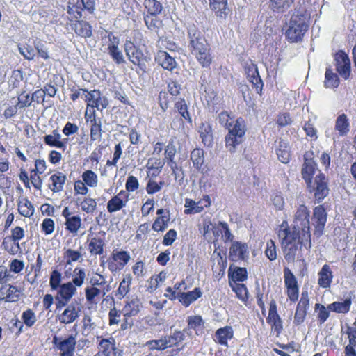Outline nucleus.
<instances>
[{
	"instance_id": "obj_44",
	"label": "nucleus",
	"mask_w": 356,
	"mask_h": 356,
	"mask_svg": "<svg viewBox=\"0 0 356 356\" xmlns=\"http://www.w3.org/2000/svg\"><path fill=\"white\" fill-rule=\"evenodd\" d=\"M86 276V270L82 268L76 267L73 270L72 280L70 282L75 287H80L83 285Z\"/></svg>"
},
{
	"instance_id": "obj_34",
	"label": "nucleus",
	"mask_w": 356,
	"mask_h": 356,
	"mask_svg": "<svg viewBox=\"0 0 356 356\" xmlns=\"http://www.w3.org/2000/svg\"><path fill=\"white\" fill-rule=\"evenodd\" d=\"M143 6L147 14L159 15L163 9L162 3L157 0H144Z\"/></svg>"
},
{
	"instance_id": "obj_40",
	"label": "nucleus",
	"mask_w": 356,
	"mask_h": 356,
	"mask_svg": "<svg viewBox=\"0 0 356 356\" xmlns=\"http://www.w3.org/2000/svg\"><path fill=\"white\" fill-rule=\"evenodd\" d=\"M104 242L102 238L94 237L88 244V250L91 254L101 255L104 252Z\"/></svg>"
},
{
	"instance_id": "obj_23",
	"label": "nucleus",
	"mask_w": 356,
	"mask_h": 356,
	"mask_svg": "<svg viewBox=\"0 0 356 356\" xmlns=\"http://www.w3.org/2000/svg\"><path fill=\"white\" fill-rule=\"evenodd\" d=\"M316 165L312 159H305L302 169V178L309 188L312 187V178L316 172Z\"/></svg>"
},
{
	"instance_id": "obj_48",
	"label": "nucleus",
	"mask_w": 356,
	"mask_h": 356,
	"mask_svg": "<svg viewBox=\"0 0 356 356\" xmlns=\"http://www.w3.org/2000/svg\"><path fill=\"white\" fill-rule=\"evenodd\" d=\"M85 95V101L87 102L88 107L95 108L98 107V99L100 96V91L98 90H93L90 92L88 91Z\"/></svg>"
},
{
	"instance_id": "obj_3",
	"label": "nucleus",
	"mask_w": 356,
	"mask_h": 356,
	"mask_svg": "<svg viewBox=\"0 0 356 356\" xmlns=\"http://www.w3.org/2000/svg\"><path fill=\"white\" fill-rule=\"evenodd\" d=\"M188 40L191 53L202 67H209L212 60L209 45L201 31L193 24L188 28Z\"/></svg>"
},
{
	"instance_id": "obj_38",
	"label": "nucleus",
	"mask_w": 356,
	"mask_h": 356,
	"mask_svg": "<svg viewBox=\"0 0 356 356\" xmlns=\"http://www.w3.org/2000/svg\"><path fill=\"white\" fill-rule=\"evenodd\" d=\"M170 221L169 211H166V214L157 217L154 221L152 228L155 232H163L168 226Z\"/></svg>"
},
{
	"instance_id": "obj_36",
	"label": "nucleus",
	"mask_w": 356,
	"mask_h": 356,
	"mask_svg": "<svg viewBox=\"0 0 356 356\" xmlns=\"http://www.w3.org/2000/svg\"><path fill=\"white\" fill-rule=\"evenodd\" d=\"M294 0H270L269 6L277 13H284L286 11L293 3Z\"/></svg>"
},
{
	"instance_id": "obj_18",
	"label": "nucleus",
	"mask_w": 356,
	"mask_h": 356,
	"mask_svg": "<svg viewBox=\"0 0 356 356\" xmlns=\"http://www.w3.org/2000/svg\"><path fill=\"white\" fill-rule=\"evenodd\" d=\"M201 296L202 291L198 287L191 291L177 293V299L185 307H188Z\"/></svg>"
},
{
	"instance_id": "obj_63",
	"label": "nucleus",
	"mask_w": 356,
	"mask_h": 356,
	"mask_svg": "<svg viewBox=\"0 0 356 356\" xmlns=\"http://www.w3.org/2000/svg\"><path fill=\"white\" fill-rule=\"evenodd\" d=\"M164 184L163 181L159 184L152 179H149L146 186V191L148 194H154L159 192L161 189V186Z\"/></svg>"
},
{
	"instance_id": "obj_11",
	"label": "nucleus",
	"mask_w": 356,
	"mask_h": 356,
	"mask_svg": "<svg viewBox=\"0 0 356 356\" xmlns=\"http://www.w3.org/2000/svg\"><path fill=\"white\" fill-rule=\"evenodd\" d=\"M249 258V249L247 243L233 241L229 248V259L232 261H245Z\"/></svg>"
},
{
	"instance_id": "obj_31",
	"label": "nucleus",
	"mask_w": 356,
	"mask_h": 356,
	"mask_svg": "<svg viewBox=\"0 0 356 356\" xmlns=\"http://www.w3.org/2000/svg\"><path fill=\"white\" fill-rule=\"evenodd\" d=\"M74 29L76 34L81 37L90 38L92 35V26L88 22L77 20L74 24Z\"/></svg>"
},
{
	"instance_id": "obj_30",
	"label": "nucleus",
	"mask_w": 356,
	"mask_h": 356,
	"mask_svg": "<svg viewBox=\"0 0 356 356\" xmlns=\"http://www.w3.org/2000/svg\"><path fill=\"white\" fill-rule=\"evenodd\" d=\"M66 179V176L63 172H57L53 174L49 179L51 181V185L49 186L50 189L54 193L63 191Z\"/></svg>"
},
{
	"instance_id": "obj_10",
	"label": "nucleus",
	"mask_w": 356,
	"mask_h": 356,
	"mask_svg": "<svg viewBox=\"0 0 356 356\" xmlns=\"http://www.w3.org/2000/svg\"><path fill=\"white\" fill-rule=\"evenodd\" d=\"M336 70L344 79L350 75V60L348 56L343 51H339L334 55Z\"/></svg>"
},
{
	"instance_id": "obj_57",
	"label": "nucleus",
	"mask_w": 356,
	"mask_h": 356,
	"mask_svg": "<svg viewBox=\"0 0 356 356\" xmlns=\"http://www.w3.org/2000/svg\"><path fill=\"white\" fill-rule=\"evenodd\" d=\"M279 319H280V317L277 312L276 302L274 300H272L270 303L268 316L266 321L268 323L271 324Z\"/></svg>"
},
{
	"instance_id": "obj_54",
	"label": "nucleus",
	"mask_w": 356,
	"mask_h": 356,
	"mask_svg": "<svg viewBox=\"0 0 356 356\" xmlns=\"http://www.w3.org/2000/svg\"><path fill=\"white\" fill-rule=\"evenodd\" d=\"M112 258L114 261H118L121 268H123L130 260L129 254L124 250L113 252Z\"/></svg>"
},
{
	"instance_id": "obj_58",
	"label": "nucleus",
	"mask_w": 356,
	"mask_h": 356,
	"mask_svg": "<svg viewBox=\"0 0 356 356\" xmlns=\"http://www.w3.org/2000/svg\"><path fill=\"white\" fill-rule=\"evenodd\" d=\"M266 256L270 260H275L277 258L276 246L273 240L266 242V248L265 250Z\"/></svg>"
},
{
	"instance_id": "obj_33",
	"label": "nucleus",
	"mask_w": 356,
	"mask_h": 356,
	"mask_svg": "<svg viewBox=\"0 0 356 356\" xmlns=\"http://www.w3.org/2000/svg\"><path fill=\"white\" fill-rule=\"evenodd\" d=\"M247 279V270L245 268L235 267L233 270L232 267L229 269V283H237V282H243Z\"/></svg>"
},
{
	"instance_id": "obj_59",
	"label": "nucleus",
	"mask_w": 356,
	"mask_h": 356,
	"mask_svg": "<svg viewBox=\"0 0 356 356\" xmlns=\"http://www.w3.org/2000/svg\"><path fill=\"white\" fill-rule=\"evenodd\" d=\"M76 8L79 10H87L91 13L95 9V3L92 0H76Z\"/></svg>"
},
{
	"instance_id": "obj_2",
	"label": "nucleus",
	"mask_w": 356,
	"mask_h": 356,
	"mask_svg": "<svg viewBox=\"0 0 356 356\" xmlns=\"http://www.w3.org/2000/svg\"><path fill=\"white\" fill-rule=\"evenodd\" d=\"M188 40L191 53L202 67H209L212 60L209 45L201 31L193 24L188 28Z\"/></svg>"
},
{
	"instance_id": "obj_15",
	"label": "nucleus",
	"mask_w": 356,
	"mask_h": 356,
	"mask_svg": "<svg viewBox=\"0 0 356 356\" xmlns=\"http://www.w3.org/2000/svg\"><path fill=\"white\" fill-rule=\"evenodd\" d=\"M108 38L111 43L108 45V54L116 64L120 65L125 63V59L122 52L118 48L119 40L112 34L109 35Z\"/></svg>"
},
{
	"instance_id": "obj_51",
	"label": "nucleus",
	"mask_w": 356,
	"mask_h": 356,
	"mask_svg": "<svg viewBox=\"0 0 356 356\" xmlns=\"http://www.w3.org/2000/svg\"><path fill=\"white\" fill-rule=\"evenodd\" d=\"M84 183L90 187H95L97 185V175L92 170H88L82 174Z\"/></svg>"
},
{
	"instance_id": "obj_20",
	"label": "nucleus",
	"mask_w": 356,
	"mask_h": 356,
	"mask_svg": "<svg viewBox=\"0 0 356 356\" xmlns=\"http://www.w3.org/2000/svg\"><path fill=\"white\" fill-rule=\"evenodd\" d=\"M155 60L163 69L172 71L176 67L177 63L175 58L170 56L168 53L164 51H159L156 57Z\"/></svg>"
},
{
	"instance_id": "obj_53",
	"label": "nucleus",
	"mask_w": 356,
	"mask_h": 356,
	"mask_svg": "<svg viewBox=\"0 0 356 356\" xmlns=\"http://www.w3.org/2000/svg\"><path fill=\"white\" fill-rule=\"evenodd\" d=\"M80 205L83 211L92 213L97 208V202L91 197H85Z\"/></svg>"
},
{
	"instance_id": "obj_61",
	"label": "nucleus",
	"mask_w": 356,
	"mask_h": 356,
	"mask_svg": "<svg viewBox=\"0 0 356 356\" xmlns=\"http://www.w3.org/2000/svg\"><path fill=\"white\" fill-rule=\"evenodd\" d=\"M271 201L277 210H282L284 206V200L281 193H275L271 196Z\"/></svg>"
},
{
	"instance_id": "obj_45",
	"label": "nucleus",
	"mask_w": 356,
	"mask_h": 356,
	"mask_svg": "<svg viewBox=\"0 0 356 356\" xmlns=\"http://www.w3.org/2000/svg\"><path fill=\"white\" fill-rule=\"evenodd\" d=\"M232 289L236 293V296L243 302H245L248 298V292L246 286L243 284L232 283L229 284Z\"/></svg>"
},
{
	"instance_id": "obj_13",
	"label": "nucleus",
	"mask_w": 356,
	"mask_h": 356,
	"mask_svg": "<svg viewBox=\"0 0 356 356\" xmlns=\"http://www.w3.org/2000/svg\"><path fill=\"white\" fill-rule=\"evenodd\" d=\"M81 312V307L77 302L69 304L63 312L58 316V321L63 324H70L75 321Z\"/></svg>"
},
{
	"instance_id": "obj_27",
	"label": "nucleus",
	"mask_w": 356,
	"mask_h": 356,
	"mask_svg": "<svg viewBox=\"0 0 356 356\" xmlns=\"http://www.w3.org/2000/svg\"><path fill=\"white\" fill-rule=\"evenodd\" d=\"M318 275V283L320 286L323 288L329 287L333 278L332 272L330 266L327 264H324Z\"/></svg>"
},
{
	"instance_id": "obj_43",
	"label": "nucleus",
	"mask_w": 356,
	"mask_h": 356,
	"mask_svg": "<svg viewBox=\"0 0 356 356\" xmlns=\"http://www.w3.org/2000/svg\"><path fill=\"white\" fill-rule=\"evenodd\" d=\"M44 143L52 147H56L65 149L66 145L68 142L67 138H64L63 140H56V138L54 137V134L51 132V134L45 135L43 138Z\"/></svg>"
},
{
	"instance_id": "obj_52",
	"label": "nucleus",
	"mask_w": 356,
	"mask_h": 356,
	"mask_svg": "<svg viewBox=\"0 0 356 356\" xmlns=\"http://www.w3.org/2000/svg\"><path fill=\"white\" fill-rule=\"evenodd\" d=\"M284 278L286 289L298 286L296 278L289 268L286 267L284 269Z\"/></svg>"
},
{
	"instance_id": "obj_7",
	"label": "nucleus",
	"mask_w": 356,
	"mask_h": 356,
	"mask_svg": "<svg viewBox=\"0 0 356 356\" xmlns=\"http://www.w3.org/2000/svg\"><path fill=\"white\" fill-rule=\"evenodd\" d=\"M52 343L56 349L59 351L60 356H74L76 343L74 336L69 335L65 339L54 336Z\"/></svg>"
},
{
	"instance_id": "obj_35",
	"label": "nucleus",
	"mask_w": 356,
	"mask_h": 356,
	"mask_svg": "<svg viewBox=\"0 0 356 356\" xmlns=\"http://www.w3.org/2000/svg\"><path fill=\"white\" fill-rule=\"evenodd\" d=\"M338 75L330 67H327L325 73L324 86L327 88H336L339 86Z\"/></svg>"
},
{
	"instance_id": "obj_22",
	"label": "nucleus",
	"mask_w": 356,
	"mask_h": 356,
	"mask_svg": "<svg viewBox=\"0 0 356 356\" xmlns=\"http://www.w3.org/2000/svg\"><path fill=\"white\" fill-rule=\"evenodd\" d=\"M210 8L215 12L217 17L226 18L229 14L227 0H209Z\"/></svg>"
},
{
	"instance_id": "obj_28",
	"label": "nucleus",
	"mask_w": 356,
	"mask_h": 356,
	"mask_svg": "<svg viewBox=\"0 0 356 356\" xmlns=\"http://www.w3.org/2000/svg\"><path fill=\"white\" fill-rule=\"evenodd\" d=\"M334 129L339 135L343 136L350 131V122L347 115L344 113L339 115L335 121Z\"/></svg>"
},
{
	"instance_id": "obj_14",
	"label": "nucleus",
	"mask_w": 356,
	"mask_h": 356,
	"mask_svg": "<svg viewBox=\"0 0 356 356\" xmlns=\"http://www.w3.org/2000/svg\"><path fill=\"white\" fill-rule=\"evenodd\" d=\"M98 346L99 350L94 356H121L120 352L116 348L113 337L102 339Z\"/></svg>"
},
{
	"instance_id": "obj_4",
	"label": "nucleus",
	"mask_w": 356,
	"mask_h": 356,
	"mask_svg": "<svg viewBox=\"0 0 356 356\" xmlns=\"http://www.w3.org/2000/svg\"><path fill=\"white\" fill-rule=\"evenodd\" d=\"M228 133L225 136V147L231 154L235 153L244 142L247 131L245 120L238 118L227 129Z\"/></svg>"
},
{
	"instance_id": "obj_16",
	"label": "nucleus",
	"mask_w": 356,
	"mask_h": 356,
	"mask_svg": "<svg viewBox=\"0 0 356 356\" xmlns=\"http://www.w3.org/2000/svg\"><path fill=\"white\" fill-rule=\"evenodd\" d=\"M312 220L315 227V233L321 235L327 221V213L322 205L315 207Z\"/></svg>"
},
{
	"instance_id": "obj_60",
	"label": "nucleus",
	"mask_w": 356,
	"mask_h": 356,
	"mask_svg": "<svg viewBox=\"0 0 356 356\" xmlns=\"http://www.w3.org/2000/svg\"><path fill=\"white\" fill-rule=\"evenodd\" d=\"M177 152L176 146L173 139L169 140L168 145L165 149V155L166 159L169 161L175 160V156Z\"/></svg>"
},
{
	"instance_id": "obj_55",
	"label": "nucleus",
	"mask_w": 356,
	"mask_h": 356,
	"mask_svg": "<svg viewBox=\"0 0 356 356\" xmlns=\"http://www.w3.org/2000/svg\"><path fill=\"white\" fill-rule=\"evenodd\" d=\"M158 15H152L150 14H144L143 18L146 26L148 29L156 31L159 28V21L157 18Z\"/></svg>"
},
{
	"instance_id": "obj_21",
	"label": "nucleus",
	"mask_w": 356,
	"mask_h": 356,
	"mask_svg": "<svg viewBox=\"0 0 356 356\" xmlns=\"http://www.w3.org/2000/svg\"><path fill=\"white\" fill-rule=\"evenodd\" d=\"M191 159L193 166L197 169L201 173L206 174L209 171L207 166L204 165V151L202 149H195L191 152Z\"/></svg>"
},
{
	"instance_id": "obj_17",
	"label": "nucleus",
	"mask_w": 356,
	"mask_h": 356,
	"mask_svg": "<svg viewBox=\"0 0 356 356\" xmlns=\"http://www.w3.org/2000/svg\"><path fill=\"white\" fill-rule=\"evenodd\" d=\"M210 205V199L208 195L205 196L201 201L195 202L191 199H186L185 200V209L186 214H195L200 213L203 211L204 207Z\"/></svg>"
},
{
	"instance_id": "obj_47",
	"label": "nucleus",
	"mask_w": 356,
	"mask_h": 356,
	"mask_svg": "<svg viewBox=\"0 0 356 356\" xmlns=\"http://www.w3.org/2000/svg\"><path fill=\"white\" fill-rule=\"evenodd\" d=\"M351 305L350 300L343 302H334L329 305V309L337 313H346L349 311Z\"/></svg>"
},
{
	"instance_id": "obj_29",
	"label": "nucleus",
	"mask_w": 356,
	"mask_h": 356,
	"mask_svg": "<svg viewBox=\"0 0 356 356\" xmlns=\"http://www.w3.org/2000/svg\"><path fill=\"white\" fill-rule=\"evenodd\" d=\"M200 137L205 146L210 147L213 144L212 129L209 123H202L199 127Z\"/></svg>"
},
{
	"instance_id": "obj_25",
	"label": "nucleus",
	"mask_w": 356,
	"mask_h": 356,
	"mask_svg": "<svg viewBox=\"0 0 356 356\" xmlns=\"http://www.w3.org/2000/svg\"><path fill=\"white\" fill-rule=\"evenodd\" d=\"M233 336L234 332L232 327L231 326H225L216 331L215 341L220 345L227 346V341L233 338Z\"/></svg>"
},
{
	"instance_id": "obj_12",
	"label": "nucleus",
	"mask_w": 356,
	"mask_h": 356,
	"mask_svg": "<svg viewBox=\"0 0 356 356\" xmlns=\"http://www.w3.org/2000/svg\"><path fill=\"white\" fill-rule=\"evenodd\" d=\"M22 238V228L16 227L12 231V234L10 236L6 237L3 240V244L6 250L13 254L21 252V248L19 244V241Z\"/></svg>"
},
{
	"instance_id": "obj_24",
	"label": "nucleus",
	"mask_w": 356,
	"mask_h": 356,
	"mask_svg": "<svg viewBox=\"0 0 356 356\" xmlns=\"http://www.w3.org/2000/svg\"><path fill=\"white\" fill-rule=\"evenodd\" d=\"M20 291L12 285H3L0 288V298L5 299L6 302H15L18 300Z\"/></svg>"
},
{
	"instance_id": "obj_46",
	"label": "nucleus",
	"mask_w": 356,
	"mask_h": 356,
	"mask_svg": "<svg viewBox=\"0 0 356 356\" xmlns=\"http://www.w3.org/2000/svg\"><path fill=\"white\" fill-rule=\"evenodd\" d=\"M126 201L118 197H113L107 203L108 211L111 213L120 211L126 206Z\"/></svg>"
},
{
	"instance_id": "obj_62",
	"label": "nucleus",
	"mask_w": 356,
	"mask_h": 356,
	"mask_svg": "<svg viewBox=\"0 0 356 356\" xmlns=\"http://www.w3.org/2000/svg\"><path fill=\"white\" fill-rule=\"evenodd\" d=\"M60 282H61V274L57 271L54 270L52 271L51 276H50V286L52 289L57 290L60 286Z\"/></svg>"
},
{
	"instance_id": "obj_9",
	"label": "nucleus",
	"mask_w": 356,
	"mask_h": 356,
	"mask_svg": "<svg viewBox=\"0 0 356 356\" xmlns=\"http://www.w3.org/2000/svg\"><path fill=\"white\" fill-rule=\"evenodd\" d=\"M124 51L130 62L143 69L146 57L143 51L135 46L131 41H126L124 44Z\"/></svg>"
},
{
	"instance_id": "obj_26",
	"label": "nucleus",
	"mask_w": 356,
	"mask_h": 356,
	"mask_svg": "<svg viewBox=\"0 0 356 356\" xmlns=\"http://www.w3.org/2000/svg\"><path fill=\"white\" fill-rule=\"evenodd\" d=\"M141 307V302L137 297L131 298L123 308L124 316L127 318L137 315Z\"/></svg>"
},
{
	"instance_id": "obj_49",
	"label": "nucleus",
	"mask_w": 356,
	"mask_h": 356,
	"mask_svg": "<svg viewBox=\"0 0 356 356\" xmlns=\"http://www.w3.org/2000/svg\"><path fill=\"white\" fill-rule=\"evenodd\" d=\"M309 305L298 303L294 316V323L296 325H300L303 323L307 314V310L309 309Z\"/></svg>"
},
{
	"instance_id": "obj_41",
	"label": "nucleus",
	"mask_w": 356,
	"mask_h": 356,
	"mask_svg": "<svg viewBox=\"0 0 356 356\" xmlns=\"http://www.w3.org/2000/svg\"><path fill=\"white\" fill-rule=\"evenodd\" d=\"M24 184L28 188H30V184H31L35 188L40 189L42 186V179L35 170L31 172L30 178L24 172Z\"/></svg>"
},
{
	"instance_id": "obj_50",
	"label": "nucleus",
	"mask_w": 356,
	"mask_h": 356,
	"mask_svg": "<svg viewBox=\"0 0 356 356\" xmlns=\"http://www.w3.org/2000/svg\"><path fill=\"white\" fill-rule=\"evenodd\" d=\"M81 225V220L78 216H73L65 221L66 229L71 233H76Z\"/></svg>"
},
{
	"instance_id": "obj_32",
	"label": "nucleus",
	"mask_w": 356,
	"mask_h": 356,
	"mask_svg": "<svg viewBox=\"0 0 356 356\" xmlns=\"http://www.w3.org/2000/svg\"><path fill=\"white\" fill-rule=\"evenodd\" d=\"M276 154L278 159L283 163H287L290 160L289 147L288 143L284 140H280L278 142V145L276 147Z\"/></svg>"
},
{
	"instance_id": "obj_39",
	"label": "nucleus",
	"mask_w": 356,
	"mask_h": 356,
	"mask_svg": "<svg viewBox=\"0 0 356 356\" xmlns=\"http://www.w3.org/2000/svg\"><path fill=\"white\" fill-rule=\"evenodd\" d=\"M131 280L132 278L129 274H127L124 277L120 283V286L116 293V296L118 298L122 299L129 293Z\"/></svg>"
},
{
	"instance_id": "obj_42",
	"label": "nucleus",
	"mask_w": 356,
	"mask_h": 356,
	"mask_svg": "<svg viewBox=\"0 0 356 356\" xmlns=\"http://www.w3.org/2000/svg\"><path fill=\"white\" fill-rule=\"evenodd\" d=\"M90 129V139L92 141L99 139L102 136V120L99 118L94 119L89 122Z\"/></svg>"
},
{
	"instance_id": "obj_19",
	"label": "nucleus",
	"mask_w": 356,
	"mask_h": 356,
	"mask_svg": "<svg viewBox=\"0 0 356 356\" xmlns=\"http://www.w3.org/2000/svg\"><path fill=\"white\" fill-rule=\"evenodd\" d=\"M246 73L249 81L252 83L257 92L260 93L262 90L263 82L259 75L256 65L251 63V65L246 68Z\"/></svg>"
},
{
	"instance_id": "obj_6",
	"label": "nucleus",
	"mask_w": 356,
	"mask_h": 356,
	"mask_svg": "<svg viewBox=\"0 0 356 356\" xmlns=\"http://www.w3.org/2000/svg\"><path fill=\"white\" fill-rule=\"evenodd\" d=\"M291 232L298 234L304 241H309L311 238L309 211L307 208L300 204L295 213L293 227Z\"/></svg>"
},
{
	"instance_id": "obj_1",
	"label": "nucleus",
	"mask_w": 356,
	"mask_h": 356,
	"mask_svg": "<svg viewBox=\"0 0 356 356\" xmlns=\"http://www.w3.org/2000/svg\"><path fill=\"white\" fill-rule=\"evenodd\" d=\"M278 236L282 239L284 256L288 262H293L301 257L302 245L307 249L311 248V238L309 241H304L299 234L291 232L286 222L280 225Z\"/></svg>"
},
{
	"instance_id": "obj_37",
	"label": "nucleus",
	"mask_w": 356,
	"mask_h": 356,
	"mask_svg": "<svg viewBox=\"0 0 356 356\" xmlns=\"http://www.w3.org/2000/svg\"><path fill=\"white\" fill-rule=\"evenodd\" d=\"M76 288L72 285L71 282H67L63 284L58 289L57 295L60 297L65 298V300H70L72 296L76 293Z\"/></svg>"
},
{
	"instance_id": "obj_8",
	"label": "nucleus",
	"mask_w": 356,
	"mask_h": 356,
	"mask_svg": "<svg viewBox=\"0 0 356 356\" xmlns=\"http://www.w3.org/2000/svg\"><path fill=\"white\" fill-rule=\"evenodd\" d=\"M311 192H314V197L318 202L323 200L329 193L327 183L325 175L318 172L314 177V181H312V187L309 188Z\"/></svg>"
},
{
	"instance_id": "obj_56",
	"label": "nucleus",
	"mask_w": 356,
	"mask_h": 356,
	"mask_svg": "<svg viewBox=\"0 0 356 356\" xmlns=\"http://www.w3.org/2000/svg\"><path fill=\"white\" fill-rule=\"evenodd\" d=\"M175 108L180 113L181 117L187 120L188 122H191L189 113L187 110V106L184 99H179L175 103Z\"/></svg>"
},
{
	"instance_id": "obj_5",
	"label": "nucleus",
	"mask_w": 356,
	"mask_h": 356,
	"mask_svg": "<svg viewBox=\"0 0 356 356\" xmlns=\"http://www.w3.org/2000/svg\"><path fill=\"white\" fill-rule=\"evenodd\" d=\"M309 15L302 10L296 11L291 17L286 37L291 42L300 41L308 29Z\"/></svg>"
},
{
	"instance_id": "obj_64",
	"label": "nucleus",
	"mask_w": 356,
	"mask_h": 356,
	"mask_svg": "<svg viewBox=\"0 0 356 356\" xmlns=\"http://www.w3.org/2000/svg\"><path fill=\"white\" fill-rule=\"evenodd\" d=\"M139 183L137 178L133 175L128 177L125 184L126 190L129 192H134L138 188Z\"/></svg>"
}]
</instances>
